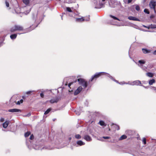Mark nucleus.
I'll return each instance as SVG.
<instances>
[{
  "label": "nucleus",
  "mask_w": 156,
  "mask_h": 156,
  "mask_svg": "<svg viewBox=\"0 0 156 156\" xmlns=\"http://www.w3.org/2000/svg\"><path fill=\"white\" fill-rule=\"evenodd\" d=\"M142 51L144 54L149 53L151 52V50H147L146 48H142Z\"/></svg>",
  "instance_id": "12"
},
{
  "label": "nucleus",
  "mask_w": 156,
  "mask_h": 156,
  "mask_svg": "<svg viewBox=\"0 0 156 156\" xmlns=\"http://www.w3.org/2000/svg\"><path fill=\"white\" fill-rule=\"evenodd\" d=\"M23 30V27L19 25H15L12 27L10 30V31L12 33L16 31H22Z\"/></svg>",
  "instance_id": "2"
},
{
  "label": "nucleus",
  "mask_w": 156,
  "mask_h": 156,
  "mask_svg": "<svg viewBox=\"0 0 156 156\" xmlns=\"http://www.w3.org/2000/svg\"><path fill=\"white\" fill-rule=\"evenodd\" d=\"M123 2L126 4H128V0H123Z\"/></svg>",
  "instance_id": "40"
},
{
  "label": "nucleus",
  "mask_w": 156,
  "mask_h": 156,
  "mask_svg": "<svg viewBox=\"0 0 156 156\" xmlns=\"http://www.w3.org/2000/svg\"><path fill=\"white\" fill-rule=\"evenodd\" d=\"M107 74L106 73L104 72L96 73L94 75L92 76L89 81H92L94 80H96L99 77L103 75H106Z\"/></svg>",
  "instance_id": "1"
},
{
  "label": "nucleus",
  "mask_w": 156,
  "mask_h": 156,
  "mask_svg": "<svg viewBox=\"0 0 156 156\" xmlns=\"http://www.w3.org/2000/svg\"><path fill=\"white\" fill-rule=\"evenodd\" d=\"M23 102V99H21L20 101H18L16 104L18 105H20L21 103H22Z\"/></svg>",
  "instance_id": "24"
},
{
  "label": "nucleus",
  "mask_w": 156,
  "mask_h": 156,
  "mask_svg": "<svg viewBox=\"0 0 156 156\" xmlns=\"http://www.w3.org/2000/svg\"><path fill=\"white\" fill-rule=\"evenodd\" d=\"M4 119L3 118H2L0 119V122H3L4 121Z\"/></svg>",
  "instance_id": "37"
},
{
  "label": "nucleus",
  "mask_w": 156,
  "mask_h": 156,
  "mask_svg": "<svg viewBox=\"0 0 156 156\" xmlns=\"http://www.w3.org/2000/svg\"><path fill=\"white\" fill-rule=\"evenodd\" d=\"M17 36V34H12L10 36V38L12 39H14L16 38Z\"/></svg>",
  "instance_id": "15"
},
{
  "label": "nucleus",
  "mask_w": 156,
  "mask_h": 156,
  "mask_svg": "<svg viewBox=\"0 0 156 156\" xmlns=\"http://www.w3.org/2000/svg\"><path fill=\"white\" fill-rule=\"evenodd\" d=\"M115 129L116 130H119V126L116 125H115Z\"/></svg>",
  "instance_id": "34"
},
{
  "label": "nucleus",
  "mask_w": 156,
  "mask_h": 156,
  "mask_svg": "<svg viewBox=\"0 0 156 156\" xmlns=\"http://www.w3.org/2000/svg\"><path fill=\"white\" fill-rule=\"evenodd\" d=\"M5 38V37L4 36L0 37V42H2V43L3 41L4 40Z\"/></svg>",
  "instance_id": "25"
},
{
  "label": "nucleus",
  "mask_w": 156,
  "mask_h": 156,
  "mask_svg": "<svg viewBox=\"0 0 156 156\" xmlns=\"http://www.w3.org/2000/svg\"><path fill=\"white\" fill-rule=\"evenodd\" d=\"M99 124L101 126H106V124L103 121L100 120L99 122Z\"/></svg>",
  "instance_id": "18"
},
{
  "label": "nucleus",
  "mask_w": 156,
  "mask_h": 156,
  "mask_svg": "<svg viewBox=\"0 0 156 156\" xmlns=\"http://www.w3.org/2000/svg\"><path fill=\"white\" fill-rule=\"evenodd\" d=\"M87 18L85 19L83 17H81L80 18H76V21L77 22H81L84 21L85 20L88 21L90 20V16H88L87 17Z\"/></svg>",
  "instance_id": "5"
},
{
  "label": "nucleus",
  "mask_w": 156,
  "mask_h": 156,
  "mask_svg": "<svg viewBox=\"0 0 156 156\" xmlns=\"http://www.w3.org/2000/svg\"><path fill=\"white\" fill-rule=\"evenodd\" d=\"M58 101V99L57 98H56L51 99L50 101V102L51 103H57Z\"/></svg>",
  "instance_id": "11"
},
{
  "label": "nucleus",
  "mask_w": 156,
  "mask_h": 156,
  "mask_svg": "<svg viewBox=\"0 0 156 156\" xmlns=\"http://www.w3.org/2000/svg\"><path fill=\"white\" fill-rule=\"evenodd\" d=\"M127 138V136L125 135H122L119 138V140H122L123 139H126Z\"/></svg>",
  "instance_id": "19"
},
{
  "label": "nucleus",
  "mask_w": 156,
  "mask_h": 156,
  "mask_svg": "<svg viewBox=\"0 0 156 156\" xmlns=\"http://www.w3.org/2000/svg\"><path fill=\"white\" fill-rule=\"evenodd\" d=\"M144 12L145 13H146L147 14H149L150 13V12H149V11L148 10V9H144Z\"/></svg>",
  "instance_id": "29"
},
{
  "label": "nucleus",
  "mask_w": 156,
  "mask_h": 156,
  "mask_svg": "<svg viewBox=\"0 0 156 156\" xmlns=\"http://www.w3.org/2000/svg\"><path fill=\"white\" fill-rule=\"evenodd\" d=\"M37 26L38 25H35L34 24H33L31 26H30V27L27 28V30L29 31H31L37 27Z\"/></svg>",
  "instance_id": "7"
},
{
  "label": "nucleus",
  "mask_w": 156,
  "mask_h": 156,
  "mask_svg": "<svg viewBox=\"0 0 156 156\" xmlns=\"http://www.w3.org/2000/svg\"><path fill=\"white\" fill-rule=\"evenodd\" d=\"M142 142L144 144H146V139L145 138H143V139Z\"/></svg>",
  "instance_id": "30"
},
{
  "label": "nucleus",
  "mask_w": 156,
  "mask_h": 156,
  "mask_svg": "<svg viewBox=\"0 0 156 156\" xmlns=\"http://www.w3.org/2000/svg\"><path fill=\"white\" fill-rule=\"evenodd\" d=\"M128 19L130 20L140 21V20L138 19L133 16H129L128 17Z\"/></svg>",
  "instance_id": "10"
},
{
  "label": "nucleus",
  "mask_w": 156,
  "mask_h": 156,
  "mask_svg": "<svg viewBox=\"0 0 156 156\" xmlns=\"http://www.w3.org/2000/svg\"><path fill=\"white\" fill-rule=\"evenodd\" d=\"M31 133L30 131H27V132L25 133L24 136L26 137H28L30 135Z\"/></svg>",
  "instance_id": "22"
},
{
  "label": "nucleus",
  "mask_w": 156,
  "mask_h": 156,
  "mask_svg": "<svg viewBox=\"0 0 156 156\" xmlns=\"http://www.w3.org/2000/svg\"><path fill=\"white\" fill-rule=\"evenodd\" d=\"M40 96L42 98H43L44 97V94L43 93H40Z\"/></svg>",
  "instance_id": "38"
},
{
  "label": "nucleus",
  "mask_w": 156,
  "mask_h": 156,
  "mask_svg": "<svg viewBox=\"0 0 156 156\" xmlns=\"http://www.w3.org/2000/svg\"><path fill=\"white\" fill-rule=\"evenodd\" d=\"M66 10H67L69 12H72V10L71 9V8L69 7H67L66 8Z\"/></svg>",
  "instance_id": "33"
},
{
  "label": "nucleus",
  "mask_w": 156,
  "mask_h": 156,
  "mask_svg": "<svg viewBox=\"0 0 156 156\" xmlns=\"http://www.w3.org/2000/svg\"><path fill=\"white\" fill-rule=\"evenodd\" d=\"M23 2L27 5H29L30 1L29 0H23Z\"/></svg>",
  "instance_id": "16"
},
{
  "label": "nucleus",
  "mask_w": 156,
  "mask_h": 156,
  "mask_svg": "<svg viewBox=\"0 0 156 156\" xmlns=\"http://www.w3.org/2000/svg\"><path fill=\"white\" fill-rule=\"evenodd\" d=\"M115 80V81H116V82H118V81H117V80Z\"/></svg>",
  "instance_id": "47"
},
{
  "label": "nucleus",
  "mask_w": 156,
  "mask_h": 156,
  "mask_svg": "<svg viewBox=\"0 0 156 156\" xmlns=\"http://www.w3.org/2000/svg\"><path fill=\"white\" fill-rule=\"evenodd\" d=\"M75 137L77 139H80L81 138V136L79 134L76 135Z\"/></svg>",
  "instance_id": "27"
},
{
  "label": "nucleus",
  "mask_w": 156,
  "mask_h": 156,
  "mask_svg": "<svg viewBox=\"0 0 156 156\" xmlns=\"http://www.w3.org/2000/svg\"><path fill=\"white\" fill-rule=\"evenodd\" d=\"M78 81L79 84L82 86L84 88H86L87 86V82L85 80L82 78H79L78 79Z\"/></svg>",
  "instance_id": "3"
},
{
  "label": "nucleus",
  "mask_w": 156,
  "mask_h": 156,
  "mask_svg": "<svg viewBox=\"0 0 156 156\" xmlns=\"http://www.w3.org/2000/svg\"><path fill=\"white\" fill-rule=\"evenodd\" d=\"M153 28H156V25H153V27H152Z\"/></svg>",
  "instance_id": "44"
},
{
  "label": "nucleus",
  "mask_w": 156,
  "mask_h": 156,
  "mask_svg": "<svg viewBox=\"0 0 156 156\" xmlns=\"http://www.w3.org/2000/svg\"><path fill=\"white\" fill-rule=\"evenodd\" d=\"M2 44V42H0V46Z\"/></svg>",
  "instance_id": "45"
},
{
  "label": "nucleus",
  "mask_w": 156,
  "mask_h": 156,
  "mask_svg": "<svg viewBox=\"0 0 156 156\" xmlns=\"http://www.w3.org/2000/svg\"><path fill=\"white\" fill-rule=\"evenodd\" d=\"M32 92V91H28L26 92V94H30Z\"/></svg>",
  "instance_id": "39"
},
{
  "label": "nucleus",
  "mask_w": 156,
  "mask_h": 156,
  "mask_svg": "<svg viewBox=\"0 0 156 156\" xmlns=\"http://www.w3.org/2000/svg\"><path fill=\"white\" fill-rule=\"evenodd\" d=\"M82 89L83 88L81 86L79 87L74 92V94L75 95H76L79 94L82 90Z\"/></svg>",
  "instance_id": "6"
},
{
  "label": "nucleus",
  "mask_w": 156,
  "mask_h": 156,
  "mask_svg": "<svg viewBox=\"0 0 156 156\" xmlns=\"http://www.w3.org/2000/svg\"><path fill=\"white\" fill-rule=\"evenodd\" d=\"M110 16L111 18L114 19V20H119V19H118V18L117 17H115V16H113L112 15H110Z\"/></svg>",
  "instance_id": "28"
},
{
  "label": "nucleus",
  "mask_w": 156,
  "mask_h": 156,
  "mask_svg": "<svg viewBox=\"0 0 156 156\" xmlns=\"http://www.w3.org/2000/svg\"><path fill=\"white\" fill-rule=\"evenodd\" d=\"M8 111L10 112H21V110L20 109H16V108H14L12 109H10L8 110Z\"/></svg>",
  "instance_id": "9"
},
{
  "label": "nucleus",
  "mask_w": 156,
  "mask_h": 156,
  "mask_svg": "<svg viewBox=\"0 0 156 156\" xmlns=\"http://www.w3.org/2000/svg\"><path fill=\"white\" fill-rule=\"evenodd\" d=\"M133 0H128V4L131 3Z\"/></svg>",
  "instance_id": "41"
},
{
  "label": "nucleus",
  "mask_w": 156,
  "mask_h": 156,
  "mask_svg": "<svg viewBox=\"0 0 156 156\" xmlns=\"http://www.w3.org/2000/svg\"><path fill=\"white\" fill-rule=\"evenodd\" d=\"M147 75L150 77H152L154 76V74L152 73L148 72L147 73Z\"/></svg>",
  "instance_id": "21"
},
{
  "label": "nucleus",
  "mask_w": 156,
  "mask_h": 156,
  "mask_svg": "<svg viewBox=\"0 0 156 156\" xmlns=\"http://www.w3.org/2000/svg\"><path fill=\"white\" fill-rule=\"evenodd\" d=\"M153 55H156V50L154 51L153 52Z\"/></svg>",
  "instance_id": "43"
},
{
  "label": "nucleus",
  "mask_w": 156,
  "mask_h": 156,
  "mask_svg": "<svg viewBox=\"0 0 156 156\" xmlns=\"http://www.w3.org/2000/svg\"><path fill=\"white\" fill-rule=\"evenodd\" d=\"M149 6L151 9H153L155 12V6H156V0H151L149 3Z\"/></svg>",
  "instance_id": "4"
},
{
  "label": "nucleus",
  "mask_w": 156,
  "mask_h": 156,
  "mask_svg": "<svg viewBox=\"0 0 156 156\" xmlns=\"http://www.w3.org/2000/svg\"><path fill=\"white\" fill-rule=\"evenodd\" d=\"M155 80L154 79H152L149 80V85H152L153 83H155Z\"/></svg>",
  "instance_id": "20"
},
{
  "label": "nucleus",
  "mask_w": 156,
  "mask_h": 156,
  "mask_svg": "<svg viewBox=\"0 0 156 156\" xmlns=\"http://www.w3.org/2000/svg\"><path fill=\"white\" fill-rule=\"evenodd\" d=\"M133 84L138 85L141 84L140 81L137 80L134 81L133 82Z\"/></svg>",
  "instance_id": "14"
},
{
  "label": "nucleus",
  "mask_w": 156,
  "mask_h": 156,
  "mask_svg": "<svg viewBox=\"0 0 156 156\" xmlns=\"http://www.w3.org/2000/svg\"><path fill=\"white\" fill-rule=\"evenodd\" d=\"M84 139L87 141H90L91 140L90 136L88 135H85L84 136Z\"/></svg>",
  "instance_id": "13"
},
{
  "label": "nucleus",
  "mask_w": 156,
  "mask_h": 156,
  "mask_svg": "<svg viewBox=\"0 0 156 156\" xmlns=\"http://www.w3.org/2000/svg\"><path fill=\"white\" fill-rule=\"evenodd\" d=\"M101 5H103L104 4H101Z\"/></svg>",
  "instance_id": "48"
},
{
  "label": "nucleus",
  "mask_w": 156,
  "mask_h": 156,
  "mask_svg": "<svg viewBox=\"0 0 156 156\" xmlns=\"http://www.w3.org/2000/svg\"><path fill=\"white\" fill-rule=\"evenodd\" d=\"M10 122L9 120L6 121L5 122L2 124V126L4 128H6L9 125Z\"/></svg>",
  "instance_id": "8"
},
{
  "label": "nucleus",
  "mask_w": 156,
  "mask_h": 156,
  "mask_svg": "<svg viewBox=\"0 0 156 156\" xmlns=\"http://www.w3.org/2000/svg\"><path fill=\"white\" fill-rule=\"evenodd\" d=\"M11 1H12V0H10Z\"/></svg>",
  "instance_id": "49"
},
{
  "label": "nucleus",
  "mask_w": 156,
  "mask_h": 156,
  "mask_svg": "<svg viewBox=\"0 0 156 156\" xmlns=\"http://www.w3.org/2000/svg\"><path fill=\"white\" fill-rule=\"evenodd\" d=\"M77 144L80 145L82 146L83 145L85 144V143H83L81 140H78L77 142Z\"/></svg>",
  "instance_id": "17"
},
{
  "label": "nucleus",
  "mask_w": 156,
  "mask_h": 156,
  "mask_svg": "<svg viewBox=\"0 0 156 156\" xmlns=\"http://www.w3.org/2000/svg\"><path fill=\"white\" fill-rule=\"evenodd\" d=\"M102 138L104 139H108L110 138V137L109 136H103Z\"/></svg>",
  "instance_id": "35"
},
{
  "label": "nucleus",
  "mask_w": 156,
  "mask_h": 156,
  "mask_svg": "<svg viewBox=\"0 0 156 156\" xmlns=\"http://www.w3.org/2000/svg\"><path fill=\"white\" fill-rule=\"evenodd\" d=\"M105 0H102V2H104Z\"/></svg>",
  "instance_id": "46"
},
{
  "label": "nucleus",
  "mask_w": 156,
  "mask_h": 156,
  "mask_svg": "<svg viewBox=\"0 0 156 156\" xmlns=\"http://www.w3.org/2000/svg\"><path fill=\"white\" fill-rule=\"evenodd\" d=\"M34 137L33 134L31 135L30 136V140H32L34 139Z\"/></svg>",
  "instance_id": "36"
},
{
  "label": "nucleus",
  "mask_w": 156,
  "mask_h": 156,
  "mask_svg": "<svg viewBox=\"0 0 156 156\" xmlns=\"http://www.w3.org/2000/svg\"><path fill=\"white\" fill-rule=\"evenodd\" d=\"M138 62L141 64H144L145 63V62L144 60H140L138 61Z\"/></svg>",
  "instance_id": "26"
},
{
  "label": "nucleus",
  "mask_w": 156,
  "mask_h": 156,
  "mask_svg": "<svg viewBox=\"0 0 156 156\" xmlns=\"http://www.w3.org/2000/svg\"><path fill=\"white\" fill-rule=\"evenodd\" d=\"M51 108H48L45 112L44 113V114L46 115L48 114L49 112L51 111Z\"/></svg>",
  "instance_id": "23"
},
{
  "label": "nucleus",
  "mask_w": 156,
  "mask_h": 156,
  "mask_svg": "<svg viewBox=\"0 0 156 156\" xmlns=\"http://www.w3.org/2000/svg\"><path fill=\"white\" fill-rule=\"evenodd\" d=\"M5 3L6 4V5L7 7H9V4L8 2H7V0L5 1Z\"/></svg>",
  "instance_id": "31"
},
{
  "label": "nucleus",
  "mask_w": 156,
  "mask_h": 156,
  "mask_svg": "<svg viewBox=\"0 0 156 156\" xmlns=\"http://www.w3.org/2000/svg\"><path fill=\"white\" fill-rule=\"evenodd\" d=\"M136 9L138 11H139L140 9V7L138 5H136L135 7Z\"/></svg>",
  "instance_id": "32"
},
{
  "label": "nucleus",
  "mask_w": 156,
  "mask_h": 156,
  "mask_svg": "<svg viewBox=\"0 0 156 156\" xmlns=\"http://www.w3.org/2000/svg\"><path fill=\"white\" fill-rule=\"evenodd\" d=\"M73 83H72H72H69V84H68V87H70V86Z\"/></svg>",
  "instance_id": "42"
}]
</instances>
